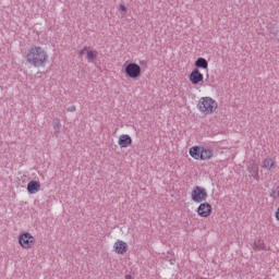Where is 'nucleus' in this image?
<instances>
[{"label":"nucleus","mask_w":279,"mask_h":279,"mask_svg":"<svg viewBox=\"0 0 279 279\" xmlns=\"http://www.w3.org/2000/svg\"><path fill=\"white\" fill-rule=\"evenodd\" d=\"M120 10H121L122 12H128V8H125V5H123V4L120 5Z\"/></svg>","instance_id":"obj_22"},{"label":"nucleus","mask_w":279,"mask_h":279,"mask_svg":"<svg viewBox=\"0 0 279 279\" xmlns=\"http://www.w3.org/2000/svg\"><path fill=\"white\" fill-rule=\"evenodd\" d=\"M66 110H68V112H75L76 108H75V106H71Z\"/></svg>","instance_id":"obj_21"},{"label":"nucleus","mask_w":279,"mask_h":279,"mask_svg":"<svg viewBox=\"0 0 279 279\" xmlns=\"http://www.w3.org/2000/svg\"><path fill=\"white\" fill-rule=\"evenodd\" d=\"M114 252L117 254H125L128 252V243L119 240L114 243Z\"/></svg>","instance_id":"obj_8"},{"label":"nucleus","mask_w":279,"mask_h":279,"mask_svg":"<svg viewBox=\"0 0 279 279\" xmlns=\"http://www.w3.org/2000/svg\"><path fill=\"white\" fill-rule=\"evenodd\" d=\"M88 49L89 47H84L80 52H78V56H84V53H88Z\"/></svg>","instance_id":"obj_20"},{"label":"nucleus","mask_w":279,"mask_h":279,"mask_svg":"<svg viewBox=\"0 0 279 279\" xmlns=\"http://www.w3.org/2000/svg\"><path fill=\"white\" fill-rule=\"evenodd\" d=\"M210 213H213V206L208 203H203L197 208L199 217H210Z\"/></svg>","instance_id":"obj_6"},{"label":"nucleus","mask_w":279,"mask_h":279,"mask_svg":"<svg viewBox=\"0 0 279 279\" xmlns=\"http://www.w3.org/2000/svg\"><path fill=\"white\" fill-rule=\"evenodd\" d=\"M118 144L120 145V147H130V145H132V137H130V135H120Z\"/></svg>","instance_id":"obj_10"},{"label":"nucleus","mask_w":279,"mask_h":279,"mask_svg":"<svg viewBox=\"0 0 279 279\" xmlns=\"http://www.w3.org/2000/svg\"><path fill=\"white\" fill-rule=\"evenodd\" d=\"M208 197V192H206V189L202 186H195L192 191V199L196 203L206 202V198Z\"/></svg>","instance_id":"obj_4"},{"label":"nucleus","mask_w":279,"mask_h":279,"mask_svg":"<svg viewBox=\"0 0 279 279\" xmlns=\"http://www.w3.org/2000/svg\"><path fill=\"white\" fill-rule=\"evenodd\" d=\"M26 60L28 64H32V66L40 68L47 64V60H49V54H47V51H45L43 47L34 46L28 49Z\"/></svg>","instance_id":"obj_1"},{"label":"nucleus","mask_w":279,"mask_h":279,"mask_svg":"<svg viewBox=\"0 0 279 279\" xmlns=\"http://www.w3.org/2000/svg\"><path fill=\"white\" fill-rule=\"evenodd\" d=\"M125 279H132V275H125Z\"/></svg>","instance_id":"obj_23"},{"label":"nucleus","mask_w":279,"mask_h":279,"mask_svg":"<svg viewBox=\"0 0 279 279\" xmlns=\"http://www.w3.org/2000/svg\"><path fill=\"white\" fill-rule=\"evenodd\" d=\"M27 191L31 195H34V193H38V191H40V182L38 181L28 182Z\"/></svg>","instance_id":"obj_9"},{"label":"nucleus","mask_w":279,"mask_h":279,"mask_svg":"<svg viewBox=\"0 0 279 279\" xmlns=\"http://www.w3.org/2000/svg\"><path fill=\"white\" fill-rule=\"evenodd\" d=\"M19 243L24 250H32V246L36 244V238L32 233H22L19 235Z\"/></svg>","instance_id":"obj_3"},{"label":"nucleus","mask_w":279,"mask_h":279,"mask_svg":"<svg viewBox=\"0 0 279 279\" xmlns=\"http://www.w3.org/2000/svg\"><path fill=\"white\" fill-rule=\"evenodd\" d=\"M190 156L195 160H201L202 158V146H194L190 148Z\"/></svg>","instance_id":"obj_12"},{"label":"nucleus","mask_w":279,"mask_h":279,"mask_svg":"<svg viewBox=\"0 0 279 279\" xmlns=\"http://www.w3.org/2000/svg\"><path fill=\"white\" fill-rule=\"evenodd\" d=\"M54 136L58 138L60 136V128H62V123H60V119L54 118L52 121Z\"/></svg>","instance_id":"obj_16"},{"label":"nucleus","mask_w":279,"mask_h":279,"mask_svg":"<svg viewBox=\"0 0 279 279\" xmlns=\"http://www.w3.org/2000/svg\"><path fill=\"white\" fill-rule=\"evenodd\" d=\"M253 250H255V252H267V244H265V241H263V239H258L254 242Z\"/></svg>","instance_id":"obj_13"},{"label":"nucleus","mask_w":279,"mask_h":279,"mask_svg":"<svg viewBox=\"0 0 279 279\" xmlns=\"http://www.w3.org/2000/svg\"><path fill=\"white\" fill-rule=\"evenodd\" d=\"M248 172L251 173L252 178H258V165L251 163L248 166Z\"/></svg>","instance_id":"obj_18"},{"label":"nucleus","mask_w":279,"mask_h":279,"mask_svg":"<svg viewBox=\"0 0 279 279\" xmlns=\"http://www.w3.org/2000/svg\"><path fill=\"white\" fill-rule=\"evenodd\" d=\"M215 156V153L210 148L202 147L201 149V160H210Z\"/></svg>","instance_id":"obj_11"},{"label":"nucleus","mask_w":279,"mask_h":279,"mask_svg":"<svg viewBox=\"0 0 279 279\" xmlns=\"http://www.w3.org/2000/svg\"><path fill=\"white\" fill-rule=\"evenodd\" d=\"M262 167L263 169H267V171H271L276 169V162L271 158H266L263 160Z\"/></svg>","instance_id":"obj_14"},{"label":"nucleus","mask_w":279,"mask_h":279,"mask_svg":"<svg viewBox=\"0 0 279 279\" xmlns=\"http://www.w3.org/2000/svg\"><path fill=\"white\" fill-rule=\"evenodd\" d=\"M124 71L128 77H131L132 80H136V77H141V65L136 63H129L125 66Z\"/></svg>","instance_id":"obj_5"},{"label":"nucleus","mask_w":279,"mask_h":279,"mask_svg":"<svg viewBox=\"0 0 279 279\" xmlns=\"http://www.w3.org/2000/svg\"><path fill=\"white\" fill-rule=\"evenodd\" d=\"M97 56H99V52H97L95 49H90L89 47L86 54L87 61L95 62L97 60Z\"/></svg>","instance_id":"obj_15"},{"label":"nucleus","mask_w":279,"mask_h":279,"mask_svg":"<svg viewBox=\"0 0 279 279\" xmlns=\"http://www.w3.org/2000/svg\"><path fill=\"white\" fill-rule=\"evenodd\" d=\"M197 108L203 114H213L217 110L218 105L215 99L203 97L198 100Z\"/></svg>","instance_id":"obj_2"},{"label":"nucleus","mask_w":279,"mask_h":279,"mask_svg":"<svg viewBox=\"0 0 279 279\" xmlns=\"http://www.w3.org/2000/svg\"><path fill=\"white\" fill-rule=\"evenodd\" d=\"M270 197H272L274 199H278V197H279V187H274L272 189Z\"/></svg>","instance_id":"obj_19"},{"label":"nucleus","mask_w":279,"mask_h":279,"mask_svg":"<svg viewBox=\"0 0 279 279\" xmlns=\"http://www.w3.org/2000/svg\"><path fill=\"white\" fill-rule=\"evenodd\" d=\"M190 82L194 85L204 82V74H202L198 69H194L190 74Z\"/></svg>","instance_id":"obj_7"},{"label":"nucleus","mask_w":279,"mask_h":279,"mask_svg":"<svg viewBox=\"0 0 279 279\" xmlns=\"http://www.w3.org/2000/svg\"><path fill=\"white\" fill-rule=\"evenodd\" d=\"M195 66H197V69H208V61L204 58H198L195 61Z\"/></svg>","instance_id":"obj_17"}]
</instances>
